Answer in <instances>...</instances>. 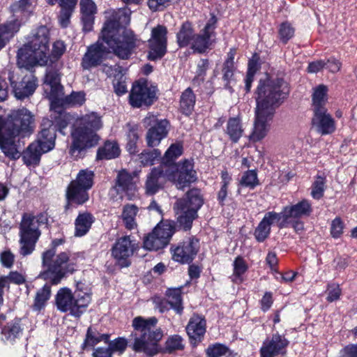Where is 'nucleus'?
Segmentation results:
<instances>
[{
  "label": "nucleus",
  "instance_id": "1",
  "mask_svg": "<svg viewBox=\"0 0 357 357\" xmlns=\"http://www.w3.org/2000/svg\"><path fill=\"white\" fill-rule=\"evenodd\" d=\"M113 19L108 20L102 30L101 38L87 47L81 66L84 70H90L100 66L112 50L122 59H127L135 47L136 38L132 31L126 29L117 20L118 14L113 12Z\"/></svg>",
  "mask_w": 357,
  "mask_h": 357
},
{
  "label": "nucleus",
  "instance_id": "2",
  "mask_svg": "<svg viewBox=\"0 0 357 357\" xmlns=\"http://www.w3.org/2000/svg\"><path fill=\"white\" fill-rule=\"evenodd\" d=\"M34 128V115L24 107L13 110L6 121L0 117V149L3 153L10 159H18L21 153L15 138L29 136Z\"/></svg>",
  "mask_w": 357,
  "mask_h": 357
},
{
  "label": "nucleus",
  "instance_id": "3",
  "mask_svg": "<svg viewBox=\"0 0 357 357\" xmlns=\"http://www.w3.org/2000/svg\"><path fill=\"white\" fill-rule=\"evenodd\" d=\"M102 127L101 117L96 112H91L76 119L71 130L72 142L69 154L77 160L82 153L98 144L100 139L96 132Z\"/></svg>",
  "mask_w": 357,
  "mask_h": 357
},
{
  "label": "nucleus",
  "instance_id": "4",
  "mask_svg": "<svg viewBox=\"0 0 357 357\" xmlns=\"http://www.w3.org/2000/svg\"><path fill=\"white\" fill-rule=\"evenodd\" d=\"M50 31L45 26H39L32 33L27 43L17 54V65L27 70L34 66H45L50 60Z\"/></svg>",
  "mask_w": 357,
  "mask_h": 357
},
{
  "label": "nucleus",
  "instance_id": "5",
  "mask_svg": "<svg viewBox=\"0 0 357 357\" xmlns=\"http://www.w3.org/2000/svg\"><path fill=\"white\" fill-rule=\"evenodd\" d=\"M284 91H259L253 129L250 139L257 142L263 139L270 130L275 107L288 96Z\"/></svg>",
  "mask_w": 357,
  "mask_h": 357
},
{
  "label": "nucleus",
  "instance_id": "6",
  "mask_svg": "<svg viewBox=\"0 0 357 357\" xmlns=\"http://www.w3.org/2000/svg\"><path fill=\"white\" fill-rule=\"evenodd\" d=\"M158 323V320L155 317L145 318L137 316L132 319V349L135 351L143 352L149 356H153L160 351V342L164 337V332L157 326Z\"/></svg>",
  "mask_w": 357,
  "mask_h": 357
},
{
  "label": "nucleus",
  "instance_id": "7",
  "mask_svg": "<svg viewBox=\"0 0 357 357\" xmlns=\"http://www.w3.org/2000/svg\"><path fill=\"white\" fill-rule=\"evenodd\" d=\"M56 251L50 249L43 253V266L45 271L40 275L45 280H49L53 284H59L66 274L73 273L77 268V257L66 252L55 256Z\"/></svg>",
  "mask_w": 357,
  "mask_h": 357
},
{
  "label": "nucleus",
  "instance_id": "8",
  "mask_svg": "<svg viewBox=\"0 0 357 357\" xmlns=\"http://www.w3.org/2000/svg\"><path fill=\"white\" fill-rule=\"evenodd\" d=\"M47 218L45 214L33 215L24 213L20 225V254L23 256L30 255L35 249L36 243L41 233L39 227L47 223Z\"/></svg>",
  "mask_w": 357,
  "mask_h": 357
},
{
  "label": "nucleus",
  "instance_id": "9",
  "mask_svg": "<svg viewBox=\"0 0 357 357\" xmlns=\"http://www.w3.org/2000/svg\"><path fill=\"white\" fill-rule=\"evenodd\" d=\"M91 295L79 290L74 293L67 287L61 288L55 298L56 306L61 312H68L75 317H79L90 303Z\"/></svg>",
  "mask_w": 357,
  "mask_h": 357
},
{
  "label": "nucleus",
  "instance_id": "10",
  "mask_svg": "<svg viewBox=\"0 0 357 357\" xmlns=\"http://www.w3.org/2000/svg\"><path fill=\"white\" fill-rule=\"evenodd\" d=\"M203 198L198 189H191L186 194V197L178 199L174 209L180 226L185 230L190 229L192 221L197 216V211L203 204Z\"/></svg>",
  "mask_w": 357,
  "mask_h": 357
},
{
  "label": "nucleus",
  "instance_id": "11",
  "mask_svg": "<svg viewBox=\"0 0 357 357\" xmlns=\"http://www.w3.org/2000/svg\"><path fill=\"white\" fill-rule=\"evenodd\" d=\"M166 178L173 183L178 189L183 190L197 180V173L193 163L189 160L165 166Z\"/></svg>",
  "mask_w": 357,
  "mask_h": 357
},
{
  "label": "nucleus",
  "instance_id": "12",
  "mask_svg": "<svg viewBox=\"0 0 357 357\" xmlns=\"http://www.w3.org/2000/svg\"><path fill=\"white\" fill-rule=\"evenodd\" d=\"M174 232L173 225L169 222L159 223L144 240V247L149 250H158L165 247Z\"/></svg>",
  "mask_w": 357,
  "mask_h": 357
},
{
  "label": "nucleus",
  "instance_id": "13",
  "mask_svg": "<svg viewBox=\"0 0 357 357\" xmlns=\"http://www.w3.org/2000/svg\"><path fill=\"white\" fill-rule=\"evenodd\" d=\"M139 246L130 236H124L116 239L112 248V255L121 267L130 265L129 258L132 257Z\"/></svg>",
  "mask_w": 357,
  "mask_h": 357
},
{
  "label": "nucleus",
  "instance_id": "14",
  "mask_svg": "<svg viewBox=\"0 0 357 357\" xmlns=\"http://www.w3.org/2000/svg\"><path fill=\"white\" fill-rule=\"evenodd\" d=\"M167 29L165 26L158 25L151 30L149 39L148 59L155 61L161 59L167 52Z\"/></svg>",
  "mask_w": 357,
  "mask_h": 357
},
{
  "label": "nucleus",
  "instance_id": "15",
  "mask_svg": "<svg viewBox=\"0 0 357 357\" xmlns=\"http://www.w3.org/2000/svg\"><path fill=\"white\" fill-rule=\"evenodd\" d=\"M199 249V240L189 237L172 248V259L181 264H189L195 259Z\"/></svg>",
  "mask_w": 357,
  "mask_h": 357
},
{
  "label": "nucleus",
  "instance_id": "16",
  "mask_svg": "<svg viewBox=\"0 0 357 357\" xmlns=\"http://www.w3.org/2000/svg\"><path fill=\"white\" fill-rule=\"evenodd\" d=\"M47 96L51 102V108L59 109L60 106L70 107L82 105L84 103L85 93L83 91H73L69 96H64L63 91H49Z\"/></svg>",
  "mask_w": 357,
  "mask_h": 357
},
{
  "label": "nucleus",
  "instance_id": "17",
  "mask_svg": "<svg viewBox=\"0 0 357 357\" xmlns=\"http://www.w3.org/2000/svg\"><path fill=\"white\" fill-rule=\"evenodd\" d=\"M289 344L284 335L276 333L271 337H267L263 342L260 349L261 357H275L286 354Z\"/></svg>",
  "mask_w": 357,
  "mask_h": 357
},
{
  "label": "nucleus",
  "instance_id": "18",
  "mask_svg": "<svg viewBox=\"0 0 357 357\" xmlns=\"http://www.w3.org/2000/svg\"><path fill=\"white\" fill-rule=\"evenodd\" d=\"M133 178L134 176L127 171L122 170L119 172L116 178V185L109 190L111 198L114 199L116 198L117 200L118 198L116 197L119 195V199H122L125 193L130 199L131 196L134 195L137 189Z\"/></svg>",
  "mask_w": 357,
  "mask_h": 357
},
{
  "label": "nucleus",
  "instance_id": "19",
  "mask_svg": "<svg viewBox=\"0 0 357 357\" xmlns=\"http://www.w3.org/2000/svg\"><path fill=\"white\" fill-rule=\"evenodd\" d=\"M312 211L310 202L303 199L296 204L285 206L282 212L278 213L280 216V228L287 226L290 218H298L303 216H309Z\"/></svg>",
  "mask_w": 357,
  "mask_h": 357
},
{
  "label": "nucleus",
  "instance_id": "20",
  "mask_svg": "<svg viewBox=\"0 0 357 357\" xmlns=\"http://www.w3.org/2000/svg\"><path fill=\"white\" fill-rule=\"evenodd\" d=\"M165 180H167L165 166L160 165L153 168L146 176L144 184L146 195H153L156 194L162 188Z\"/></svg>",
  "mask_w": 357,
  "mask_h": 357
},
{
  "label": "nucleus",
  "instance_id": "21",
  "mask_svg": "<svg viewBox=\"0 0 357 357\" xmlns=\"http://www.w3.org/2000/svg\"><path fill=\"white\" fill-rule=\"evenodd\" d=\"M216 20L214 16L206 24L203 33L195 34L190 45L191 48L199 53L204 52L211 45V38L215 29L214 24Z\"/></svg>",
  "mask_w": 357,
  "mask_h": 357
},
{
  "label": "nucleus",
  "instance_id": "22",
  "mask_svg": "<svg viewBox=\"0 0 357 357\" xmlns=\"http://www.w3.org/2000/svg\"><path fill=\"white\" fill-rule=\"evenodd\" d=\"M312 124L323 135L333 133L336 128L335 121L328 111L313 114Z\"/></svg>",
  "mask_w": 357,
  "mask_h": 357
},
{
  "label": "nucleus",
  "instance_id": "23",
  "mask_svg": "<svg viewBox=\"0 0 357 357\" xmlns=\"http://www.w3.org/2000/svg\"><path fill=\"white\" fill-rule=\"evenodd\" d=\"M280 222H281L280 215L274 211L268 212L259 222L255 231V236L259 241H264L269 235L271 226L277 223L280 228Z\"/></svg>",
  "mask_w": 357,
  "mask_h": 357
},
{
  "label": "nucleus",
  "instance_id": "24",
  "mask_svg": "<svg viewBox=\"0 0 357 357\" xmlns=\"http://www.w3.org/2000/svg\"><path fill=\"white\" fill-rule=\"evenodd\" d=\"M53 126L52 121L48 119H43L42 121V130L39 134L38 140L36 142L42 146L43 151H50L54 147L55 134L54 129L51 128Z\"/></svg>",
  "mask_w": 357,
  "mask_h": 357
},
{
  "label": "nucleus",
  "instance_id": "25",
  "mask_svg": "<svg viewBox=\"0 0 357 357\" xmlns=\"http://www.w3.org/2000/svg\"><path fill=\"white\" fill-rule=\"evenodd\" d=\"M168 126V121L162 119L158 122L157 126L150 128L146 135L147 145L151 147L159 145L161 140L167 135Z\"/></svg>",
  "mask_w": 357,
  "mask_h": 357
},
{
  "label": "nucleus",
  "instance_id": "26",
  "mask_svg": "<svg viewBox=\"0 0 357 357\" xmlns=\"http://www.w3.org/2000/svg\"><path fill=\"white\" fill-rule=\"evenodd\" d=\"M157 99L155 91H130L129 101L133 107H148Z\"/></svg>",
  "mask_w": 357,
  "mask_h": 357
},
{
  "label": "nucleus",
  "instance_id": "27",
  "mask_svg": "<svg viewBox=\"0 0 357 357\" xmlns=\"http://www.w3.org/2000/svg\"><path fill=\"white\" fill-rule=\"evenodd\" d=\"M66 196L68 201L66 208H69L72 204L82 205L89 199L88 190L72 182L70 183L67 188Z\"/></svg>",
  "mask_w": 357,
  "mask_h": 357
},
{
  "label": "nucleus",
  "instance_id": "28",
  "mask_svg": "<svg viewBox=\"0 0 357 357\" xmlns=\"http://www.w3.org/2000/svg\"><path fill=\"white\" fill-rule=\"evenodd\" d=\"M186 332L190 339L200 341L206 333V321L197 314H194L186 326Z\"/></svg>",
  "mask_w": 357,
  "mask_h": 357
},
{
  "label": "nucleus",
  "instance_id": "29",
  "mask_svg": "<svg viewBox=\"0 0 357 357\" xmlns=\"http://www.w3.org/2000/svg\"><path fill=\"white\" fill-rule=\"evenodd\" d=\"M80 9L83 29L84 31H90L92 29L94 15L96 13V6L92 0H80Z\"/></svg>",
  "mask_w": 357,
  "mask_h": 357
},
{
  "label": "nucleus",
  "instance_id": "30",
  "mask_svg": "<svg viewBox=\"0 0 357 357\" xmlns=\"http://www.w3.org/2000/svg\"><path fill=\"white\" fill-rule=\"evenodd\" d=\"M102 71L109 77H113L112 82L114 89H126L127 86L121 66L119 65L112 66L104 63L102 65Z\"/></svg>",
  "mask_w": 357,
  "mask_h": 357
},
{
  "label": "nucleus",
  "instance_id": "31",
  "mask_svg": "<svg viewBox=\"0 0 357 357\" xmlns=\"http://www.w3.org/2000/svg\"><path fill=\"white\" fill-rule=\"evenodd\" d=\"M77 0H46L50 5L58 3L61 8L59 15V23L62 27H66L70 23L72 13Z\"/></svg>",
  "mask_w": 357,
  "mask_h": 357
},
{
  "label": "nucleus",
  "instance_id": "32",
  "mask_svg": "<svg viewBox=\"0 0 357 357\" xmlns=\"http://www.w3.org/2000/svg\"><path fill=\"white\" fill-rule=\"evenodd\" d=\"M52 112L51 120L55 127L61 133L65 135L64 129L67 128L68 124L74 119V116L63 110V107L60 106L59 109L51 108Z\"/></svg>",
  "mask_w": 357,
  "mask_h": 357
},
{
  "label": "nucleus",
  "instance_id": "33",
  "mask_svg": "<svg viewBox=\"0 0 357 357\" xmlns=\"http://www.w3.org/2000/svg\"><path fill=\"white\" fill-rule=\"evenodd\" d=\"M95 221V218L88 212L79 213L75 221V236L81 237L87 234Z\"/></svg>",
  "mask_w": 357,
  "mask_h": 357
},
{
  "label": "nucleus",
  "instance_id": "34",
  "mask_svg": "<svg viewBox=\"0 0 357 357\" xmlns=\"http://www.w3.org/2000/svg\"><path fill=\"white\" fill-rule=\"evenodd\" d=\"M41 148L40 144L36 142L31 143L22 153L24 162L28 166L38 165L41 155L47 152L43 151Z\"/></svg>",
  "mask_w": 357,
  "mask_h": 357
},
{
  "label": "nucleus",
  "instance_id": "35",
  "mask_svg": "<svg viewBox=\"0 0 357 357\" xmlns=\"http://www.w3.org/2000/svg\"><path fill=\"white\" fill-rule=\"evenodd\" d=\"M139 208L134 204H126L123 207L121 218L127 229L132 230L137 227L136 217Z\"/></svg>",
  "mask_w": 357,
  "mask_h": 357
},
{
  "label": "nucleus",
  "instance_id": "36",
  "mask_svg": "<svg viewBox=\"0 0 357 357\" xmlns=\"http://www.w3.org/2000/svg\"><path fill=\"white\" fill-rule=\"evenodd\" d=\"M109 335L108 334H100L96 329L91 327L88 328L84 341L82 345L83 350L89 347H93L96 344L103 341L109 342Z\"/></svg>",
  "mask_w": 357,
  "mask_h": 357
},
{
  "label": "nucleus",
  "instance_id": "37",
  "mask_svg": "<svg viewBox=\"0 0 357 357\" xmlns=\"http://www.w3.org/2000/svg\"><path fill=\"white\" fill-rule=\"evenodd\" d=\"M120 155V149L116 142L107 141L100 147L97 152V159L111 160Z\"/></svg>",
  "mask_w": 357,
  "mask_h": 357
},
{
  "label": "nucleus",
  "instance_id": "38",
  "mask_svg": "<svg viewBox=\"0 0 357 357\" xmlns=\"http://www.w3.org/2000/svg\"><path fill=\"white\" fill-rule=\"evenodd\" d=\"M328 97L326 91H314L312 94V110L313 114L328 111L326 106Z\"/></svg>",
  "mask_w": 357,
  "mask_h": 357
},
{
  "label": "nucleus",
  "instance_id": "39",
  "mask_svg": "<svg viewBox=\"0 0 357 357\" xmlns=\"http://www.w3.org/2000/svg\"><path fill=\"white\" fill-rule=\"evenodd\" d=\"M22 333V328L19 319L8 323L1 331L2 338L6 341H13L15 338L19 337Z\"/></svg>",
  "mask_w": 357,
  "mask_h": 357
},
{
  "label": "nucleus",
  "instance_id": "40",
  "mask_svg": "<svg viewBox=\"0 0 357 357\" xmlns=\"http://www.w3.org/2000/svg\"><path fill=\"white\" fill-rule=\"evenodd\" d=\"M195 35L191 24L189 22L183 23L176 36L179 47H183L191 45Z\"/></svg>",
  "mask_w": 357,
  "mask_h": 357
},
{
  "label": "nucleus",
  "instance_id": "41",
  "mask_svg": "<svg viewBox=\"0 0 357 357\" xmlns=\"http://www.w3.org/2000/svg\"><path fill=\"white\" fill-rule=\"evenodd\" d=\"M243 132L242 124L238 118H231L228 120L226 133L233 142L236 143L241 137Z\"/></svg>",
  "mask_w": 357,
  "mask_h": 357
},
{
  "label": "nucleus",
  "instance_id": "42",
  "mask_svg": "<svg viewBox=\"0 0 357 357\" xmlns=\"http://www.w3.org/2000/svg\"><path fill=\"white\" fill-rule=\"evenodd\" d=\"M183 153V145L180 142L172 144L166 151L160 165L171 166Z\"/></svg>",
  "mask_w": 357,
  "mask_h": 357
},
{
  "label": "nucleus",
  "instance_id": "43",
  "mask_svg": "<svg viewBox=\"0 0 357 357\" xmlns=\"http://www.w3.org/2000/svg\"><path fill=\"white\" fill-rule=\"evenodd\" d=\"M170 306L176 313L181 314L183 310L181 298V287L169 289L166 292Z\"/></svg>",
  "mask_w": 357,
  "mask_h": 357
},
{
  "label": "nucleus",
  "instance_id": "44",
  "mask_svg": "<svg viewBox=\"0 0 357 357\" xmlns=\"http://www.w3.org/2000/svg\"><path fill=\"white\" fill-rule=\"evenodd\" d=\"M94 174L89 169H82L79 172L77 177L71 182L77 185L89 190L93 185Z\"/></svg>",
  "mask_w": 357,
  "mask_h": 357
},
{
  "label": "nucleus",
  "instance_id": "45",
  "mask_svg": "<svg viewBox=\"0 0 357 357\" xmlns=\"http://www.w3.org/2000/svg\"><path fill=\"white\" fill-rule=\"evenodd\" d=\"M195 103V96L192 91H185L182 93L180 100V109L181 112L186 116L191 114Z\"/></svg>",
  "mask_w": 357,
  "mask_h": 357
},
{
  "label": "nucleus",
  "instance_id": "46",
  "mask_svg": "<svg viewBox=\"0 0 357 357\" xmlns=\"http://www.w3.org/2000/svg\"><path fill=\"white\" fill-rule=\"evenodd\" d=\"M10 87L12 89H20L17 86V84L15 80L14 75H10L8 77ZM22 89H36L38 86L37 78L32 74L25 75L21 82Z\"/></svg>",
  "mask_w": 357,
  "mask_h": 357
},
{
  "label": "nucleus",
  "instance_id": "47",
  "mask_svg": "<svg viewBox=\"0 0 357 357\" xmlns=\"http://www.w3.org/2000/svg\"><path fill=\"white\" fill-rule=\"evenodd\" d=\"M266 87L269 88L270 89L284 88L286 87V82L282 78L271 77L266 74L264 79H260L259 84L257 89H263Z\"/></svg>",
  "mask_w": 357,
  "mask_h": 357
},
{
  "label": "nucleus",
  "instance_id": "48",
  "mask_svg": "<svg viewBox=\"0 0 357 357\" xmlns=\"http://www.w3.org/2000/svg\"><path fill=\"white\" fill-rule=\"evenodd\" d=\"M51 294L50 287L45 285L40 289L36 296L33 307L36 310H41L45 305L46 302L49 300Z\"/></svg>",
  "mask_w": 357,
  "mask_h": 357
},
{
  "label": "nucleus",
  "instance_id": "49",
  "mask_svg": "<svg viewBox=\"0 0 357 357\" xmlns=\"http://www.w3.org/2000/svg\"><path fill=\"white\" fill-rule=\"evenodd\" d=\"M20 27V24L17 20H13L0 26V36L8 41L13 37Z\"/></svg>",
  "mask_w": 357,
  "mask_h": 357
},
{
  "label": "nucleus",
  "instance_id": "50",
  "mask_svg": "<svg viewBox=\"0 0 357 357\" xmlns=\"http://www.w3.org/2000/svg\"><path fill=\"white\" fill-rule=\"evenodd\" d=\"M24 280L23 275L17 272H11L7 277H0V303L3 301V289L8 284L9 281L15 284H22Z\"/></svg>",
  "mask_w": 357,
  "mask_h": 357
},
{
  "label": "nucleus",
  "instance_id": "51",
  "mask_svg": "<svg viewBox=\"0 0 357 357\" xmlns=\"http://www.w3.org/2000/svg\"><path fill=\"white\" fill-rule=\"evenodd\" d=\"M161 158V152L158 149L145 151L139 155V162L144 166L152 165Z\"/></svg>",
  "mask_w": 357,
  "mask_h": 357
},
{
  "label": "nucleus",
  "instance_id": "52",
  "mask_svg": "<svg viewBox=\"0 0 357 357\" xmlns=\"http://www.w3.org/2000/svg\"><path fill=\"white\" fill-rule=\"evenodd\" d=\"M208 357H228L231 356L228 347L221 344L210 345L206 349Z\"/></svg>",
  "mask_w": 357,
  "mask_h": 357
},
{
  "label": "nucleus",
  "instance_id": "53",
  "mask_svg": "<svg viewBox=\"0 0 357 357\" xmlns=\"http://www.w3.org/2000/svg\"><path fill=\"white\" fill-rule=\"evenodd\" d=\"M326 178L321 175H317L312 186L311 195L315 199H321L325 190Z\"/></svg>",
  "mask_w": 357,
  "mask_h": 357
},
{
  "label": "nucleus",
  "instance_id": "54",
  "mask_svg": "<svg viewBox=\"0 0 357 357\" xmlns=\"http://www.w3.org/2000/svg\"><path fill=\"white\" fill-rule=\"evenodd\" d=\"M259 69V64L258 63V60L257 58L253 56L248 62L247 75L245 79L246 89H250L252 86V82L254 80L255 75Z\"/></svg>",
  "mask_w": 357,
  "mask_h": 357
},
{
  "label": "nucleus",
  "instance_id": "55",
  "mask_svg": "<svg viewBox=\"0 0 357 357\" xmlns=\"http://www.w3.org/2000/svg\"><path fill=\"white\" fill-rule=\"evenodd\" d=\"M221 178L222 185L218 193V200L221 205H224V202L227 196L228 186L231 181V178L227 172H222L221 174Z\"/></svg>",
  "mask_w": 357,
  "mask_h": 357
},
{
  "label": "nucleus",
  "instance_id": "56",
  "mask_svg": "<svg viewBox=\"0 0 357 357\" xmlns=\"http://www.w3.org/2000/svg\"><path fill=\"white\" fill-rule=\"evenodd\" d=\"M129 127V130L127 134V149L130 153L133 154L137 152V142L139 139V135L137 133V128L136 126Z\"/></svg>",
  "mask_w": 357,
  "mask_h": 357
},
{
  "label": "nucleus",
  "instance_id": "57",
  "mask_svg": "<svg viewBox=\"0 0 357 357\" xmlns=\"http://www.w3.org/2000/svg\"><path fill=\"white\" fill-rule=\"evenodd\" d=\"M240 184L244 187L253 189L259 184L257 174L255 170H248L243 173Z\"/></svg>",
  "mask_w": 357,
  "mask_h": 357
},
{
  "label": "nucleus",
  "instance_id": "58",
  "mask_svg": "<svg viewBox=\"0 0 357 357\" xmlns=\"http://www.w3.org/2000/svg\"><path fill=\"white\" fill-rule=\"evenodd\" d=\"M295 29L289 22L282 23L278 29L280 40L283 43H287L294 36Z\"/></svg>",
  "mask_w": 357,
  "mask_h": 357
},
{
  "label": "nucleus",
  "instance_id": "59",
  "mask_svg": "<svg viewBox=\"0 0 357 357\" xmlns=\"http://www.w3.org/2000/svg\"><path fill=\"white\" fill-rule=\"evenodd\" d=\"M181 0H148L149 8L153 12L161 11Z\"/></svg>",
  "mask_w": 357,
  "mask_h": 357
},
{
  "label": "nucleus",
  "instance_id": "60",
  "mask_svg": "<svg viewBox=\"0 0 357 357\" xmlns=\"http://www.w3.org/2000/svg\"><path fill=\"white\" fill-rule=\"evenodd\" d=\"M66 45L62 40H56L53 43L52 50L49 60L50 63H53L57 61L65 52Z\"/></svg>",
  "mask_w": 357,
  "mask_h": 357
},
{
  "label": "nucleus",
  "instance_id": "61",
  "mask_svg": "<svg viewBox=\"0 0 357 357\" xmlns=\"http://www.w3.org/2000/svg\"><path fill=\"white\" fill-rule=\"evenodd\" d=\"M45 84L50 87L51 89H61L60 77L56 72L48 71L46 73Z\"/></svg>",
  "mask_w": 357,
  "mask_h": 357
},
{
  "label": "nucleus",
  "instance_id": "62",
  "mask_svg": "<svg viewBox=\"0 0 357 357\" xmlns=\"http://www.w3.org/2000/svg\"><path fill=\"white\" fill-rule=\"evenodd\" d=\"M165 344L166 349L169 352L174 350L181 349L183 347V339L178 335L169 337Z\"/></svg>",
  "mask_w": 357,
  "mask_h": 357
},
{
  "label": "nucleus",
  "instance_id": "63",
  "mask_svg": "<svg viewBox=\"0 0 357 357\" xmlns=\"http://www.w3.org/2000/svg\"><path fill=\"white\" fill-rule=\"evenodd\" d=\"M127 347V341L125 338L118 337L109 342V349L112 354L114 352H119L122 354Z\"/></svg>",
  "mask_w": 357,
  "mask_h": 357
},
{
  "label": "nucleus",
  "instance_id": "64",
  "mask_svg": "<svg viewBox=\"0 0 357 357\" xmlns=\"http://www.w3.org/2000/svg\"><path fill=\"white\" fill-rule=\"evenodd\" d=\"M339 357H357V344H350L342 348Z\"/></svg>",
  "mask_w": 357,
  "mask_h": 357
}]
</instances>
